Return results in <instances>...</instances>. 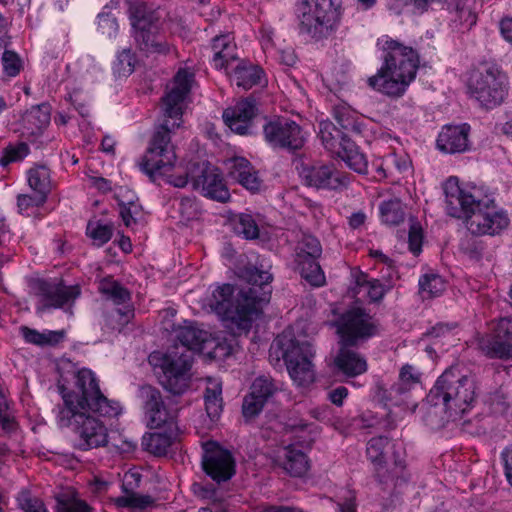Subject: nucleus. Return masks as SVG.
<instances>
[{
    "label": "nucleus",
    "instance_id": "obj_52",
    "mask_svg": "<svg viewBox=\"0 0 512 512\" xmlns=\"http://www.w3.org/2000/svg\"><path fill=\"white\" fill-rule=\"evenodd\" d=\"M47 201V198L35 193V195L19 194L17 196V207L21 214H29V210L35 207H41Z\"/></svg>",
    "mask_w": 512,
    "mask_h": 512
},
{
    "label": "nucleus",
    "instance_id": "obj_32",
    "mask_svg": "<svg viewBox=\"0 0 512 512\" xmlns=\"http://www.w3.org/2000/svg\"><path fill=\"white\" fill-rule=\"evenodd\" d=\"M319 137L327 150L336 153L339 150V142H344L343 138H348L347 134L338 130L330 121H322L319 124Z\"/></svg>",
    "mask_w": 512,
    "mask_h": 512
},
{
    "label": "nucleus",
    "instance_id": "obj_17",
    "mask_svg": "<svg viewBox=\"0 0 512 512\" xmlns=\"http://www.w3.org/2000/svg\"><path fill=\"white\" fill-rule=\"evenodd\" d=\"M389 444L387 437L378 436L369 440L366 448L368 459L373 463L376 476L380 482H386L390 477L400 475L405 468V461L400 455L394 454V468L390 472L386 468L384 449Z\"/></svg>",
    "mask_w": 512,
    "mask_h": 512
},
{
    "label": "nucleus",
    "instance_id": "obj_27",
    "mask_svg": "<svg viewBox=\"0 0 512 512\" xmlns=\"http://www.w3.org/2000/svg\"><path fill=\"white\" fill-rule=\"evenodd\" d=\"M264 71L256 65L240 62L233 71L232 81L244 90L261 84Z\"/></svg>",
    "mask_w": 512,
    "mask_h": 512
},
{
    "label": "nucleus",
    "instance_id": "obj_11",
    "mask_svg": "<svg viewBox=\"0 0 512 512\" xmlns=\"http://www.w3.org/2000/svg\"><path fill=\"white\" fill-rule=\"evenodd\" d=\"M271 350L285 361L291 378L298 385L313 381L314 372L311 359L314 357L313 346L307 342H298L289 335L283 334L274 341Z\"/></svg>",
    "mask_w": 512,
    "mask_h": 512
},
{
    "label": "nucleus",
    "instance_id": "obj_19",
    "mask_svg": "<svg viewBox=\"0 0 512 512\" xmlns=\"http://www.w3.org/2000/svg\"><path fill=\"white\" fill-rule=\"evenodd\" d=\"M257 107L255 99L247 97L239 101L234 107L224 110L223 120L235 133L246 135L250 132L252 119L256 116Z\"/></svg>",
    "mask_w": 512,
    "mask_h": 512
},
{
    "label": "nucleus",
    "instance_id": "obj_60",
    "mask_svg": "<svg viewBox=\"0 0 512 512\" xmlns=\"http://www.w3.org/2000/svg\"><path fill=\"white\" fill-rule=\"evenodd\" d=\"M371 302H379L386 293L385 285L378 279H372L365 289Z\"/></svg>",
    "mask_w": 512,
    "mask_h": 512
},
{
    "label": "nucleus",
    "instance_id": "obj_45",
    "mask_svg": "<svg viewBox=\"0 0 512 512\" xmlns=\"http://www.w3.org/2000/svg\"><path fill=\"white\" fill-rule=\"evenodd\" d=\"M459 249L469 259L479 261L484 255L485 246L482 241L466 236L461 239Z\"/></svg>",
    "mask_w": 512,
    "mask_h": 512
},
{
    "label": "nucleus",
    "instance_id": "obj_20",
    "mask_svg": "<svg viewBox=\"0 0 512 512\" xmlns=\"http://www.w3.org/2000/svg\"><path fill=\"white\" fill-rule=\"evenodd\" d=\"M483 352L489 358H512V318H502L494 339L482 345Z\"/></svg>",
    "mask_w": 512,
    "mask_h": 512
},
{
    "label": "nucleus",
    "instance_id": "obj_21",
    "mask_svg": "<svg viewBox=\"0 0 512 512\" xmlns=\"http://www.w3.org/2000/svg\"><path fill=\"white\" fill-rule=\"evenodd\" d=\"M468 124L446 125L442 128L437 138V147L446 153H462L469 148Z\"/></svg>",
    "mask_w": 512,
    "mask_h": 512
},
{
    "label": "nucleus",
    "instance_id": "obj_7",
    "mask_svg": "<svg viewBox=\"0 0 512 512\" xmlns=\"http://www.w3.org/2000/svg\"><path fill=\"white\" fill-rule=\"evenodd\" d=\"M138 396L142 400L147 426L151 429H157L169 425L170 428L169 433L145 434L142 439V446L146 451L156 456L165 455L176 439V433L171 430V426L177 418V409L166 406L161 392L151 385L141 386Z\"/></svg>",
    "mask_w": 512,
    "mask_h": 512
},
{
    "label": "nucleus",
    "instance_id": "obj_50",
    "mask_svg": "<svg viewBox=\"0 0 512 512\" xmlns=\"http://www.w3.org/2000/svg\"><path fill=\"white\" fill-rule=\"evenodd\" d=\"M153 503V499L148 495L131 494L117 498L116 504L119 507H130L143 510Z\"/></svg>",
    "mask_w": 512,
    "mask_h": 512
},
{
    "label": "nucleus",
    "instance_id": "obj_16",
    "mask_svg": "<svg viewBox=\"0 0 512 512\" xmlns=\"http://www.w3.org/2000/svg\"><path fill=\"white\" fill-rule=\"evenodd\" d=\"M301 177L307 186L329 190H343L351 181L348 173L337 170L333 164L322 163L304 166Z\"/></svg>",
    "mask_w": 512,
    "mask_h": 512
},
{
    "label": "nucleus",
    "instance_id": "obj_26",
    "mask_svg": "<svg viewBox=\"0 0 512 512\" xmlns=\"http://www.w3.org/2000/svg\"><path fill=\"white\" fill-rule=\"evenodd\" d=\"M344 142H339L337 154L347 164V166L359 174H368V162L363 153L349 138H343Z\"/></svg>",
    "mask_w": 512,
    "mask_h": 512
},
{
    "label": "nucleus",
    "instance_id": "obj_55",
    "mask_svg": "<svg viewBox=\"0 0 512 512\" xmlns=\"http://www.w3.org/2000/svg\"><path fill=\"white\" fill-rule=\"evenodd\" d=\"M399 377L401 383L394 384L391 387V391L397 394L404 393L407 390L404 385L418 382V377L413 373V367L410 365L402 367Z\"/></svg>",
    "mask_w": 512,
    "mask_h": 512
},
{
    "label": "nucleus",
    "instance_id": "obj_10",
    "mask_svg": "<svg viewBox=\"0 0 512 512\" xmlns=\"http://www.w3.org/2000/svg\"><path fill=\"white\" fill-rule=\"evenodd\" d=\"M341 0H303L299 29L320 40L336 29L341 16Z\"/></svg>",
    "mask_w": 512,
    "mask_h": 512
},
{
    "label": "nucleus",
    "instance_id": "obj_48",
    "mask_svg": "<svg viewBox=\"0 0 512 512\" xmlns=\"http://www.w3.org/2000/svg\"><path fill=\"white\" fill-rule=\"evenodd\" d=\"M295 252H309L310 256L312 257H321L322 246L320 241L315 236L310 234H303L301 239L297 242Z\"/></svg>",
    "mask_w": 512,
    "mask_h": 512
},
{
    "label": "nucleus",
    "instance_id": "obj_24",
    "mask_svg": "<svg viewBox=\"0 0 512 512\" xmlns=\"http://www.w3.org/2000/svg\"><path fill=\"white\" fill-rule=\"evenodd\" d=\"M276 461L293 477H301L305 475L309 469V462L306 454L294 445L281 448L277 452Z\"/></svg>",
    "mask_w": 512,
    "mask_h": 512
},
{
    "label": "nucleus",
    "instance_id": "obj_56",
    "mask_svg": "<svg viewBox=\"0 0 512 512\" xmlns=\"http://www.w3.org/2000/svg\"><path fill=\"white\" fill-rule=\"evenodd\" d=\"M456 324L449 323H437L430 330L426 332V336L438 340V339H448L454 335V330L456 329Z\"/></svg>",
    "mask_w": 512,
    "mask_h": 512
},
{
    "label": "nucleus",
    "instance_id": "obj_6",
    "mask_svg": "<svg viewBox=\"0 0 512 512\" xmlns=\"http://www.w3.org/2000/svg\"><path fill=\"white\" fill-rule=\"evenodd\" d=\"M383 50V65L368 78V85L389 97H401L416 77L419 56L413 48L393 39L385 40Z\"/></svg>",
    "mask_w": 512,
    "mask_h": 512
},
{
    "label": "nucleus",
    "instance_id": "obj_13",
    "mask_svg": "<svg viewBox=\"0 0 512 512\" xmlns=\"http://www.w3.org/2000/svg\"><path fill=\"white\" fill-rule=\"evenodd\" d=\"M31 288L39 298L37 312L43 313L51 309L71 308L80 296L78 285L67 286L62 279H37L32 282Z\"/></svg>",
    "mask_w": 512,
    "mask_h": 512
},
{
    "label": "nucleus",
    "instance_id": "obj_42",
    "mask_svg": "<svg viewBox=\"0 0 512 512\" xmlns=\"http://www.w3.org/2000/svg\"><path fill=\"white\" fill-rule=\"evenodd\" d=\"M235 231L245 239H256L259 237V227L250 214L242 213L235 222Z\"/></svg>",
    "mask_w": 512,
    "mask_h": 512
},
{
    "label": "nucleus",
    "instance_id": "obj_28",
    "mask_svg": "<svg viewBox=\"0 0 512 512\" xmlns=\"http://www.w3.org/2000/svg\"><path fill=\"white\" fill-rule=\"evenodd\" d=\"M29 187L37 194L48 198L53 183L51 171L46 165L36 164L27 171Z\"/></svg>",
    "mask_w": 512,
    "mask_h": 512
},
{
    "label": "nucleus",
    "instance_id": "obj_49",
    "mask_svg": "<svg viewBox=\"0 0 512 512\" xmlns=\"http://www.w3.org/2000/svg\"><path fill=\"white\" fill-rule=\"evenodd\" d=\"M233 352V345L226 339L218 341L213 338V343L203 352L209 358L215 360H224L229 357Z\"/></svg>",
    "mask_w": 512,
    "mask_h": 512
},
{
    "label": "nucleus",
    "instance_id": "obj_14",
    "mask_svg": "<svg viewBox=\"0 0 512 512\" xmlns=\"http://www.w3.org/2000/svg\"><path fill=\"white\" fill-rule=\"evenodd\" d=\"M341 338V344L357 345L378 333V327L371 315L360 307H353L342 313L334 322Z\"/></svg>",
    "mask_w": 512,
    "mask_h": 512
},
{
    "label": "nucleus",
    "instance_id": "obj_4",
    "mask_svg": "<svg viewBox=\"0 0 512 512\" xmlns=\"http://www.w3.org/2000/svg\"><path fill=\"white\" fill-rule=\"evenodd\" d=\"M444 189L447 214L464 219L472 235L494 236L507 228L509 218L498 208L492 194L485 193L477 186L461 188L452 179L448 180Z\"/></svg>",
    "mask_w": 512,
    "mask_h": 512
},
{
    "label": "nucleus",
    "instance_id": "obj_53",
    "mask_svg": "<svg viewBox=\"0 0 512 512\" xmlns=\"http://www.w3.org/2000/svg\"><path fill=\"white\" fill-rule=\"evenodd\" d=\"M389 164L388 155L385 157H378L372 161L371 171H369V173L372 174L373 179L376 181H383L390 178L392 177V172L390 171Z\"/></svg>",
    "mask_w": 512,
    "mask_h": 512
},
{
    "label": "nucleus",
    "instance_id": "obj_5",
    "mask_svg": "<svg viewBox=\"0 0 512 512\" xmlns=\"http://www.w3.org/2000/svg\"><path fill=\"white\" fill-rule=\"evenodd\" d=\"M175 344L166 353H152L149 362L157 369L160 385L174 395L183 394L191 381L193 351L203 353L213 343L211 334L192 324L176 330Z\"/></svg>",
    "mask_w": 512,
    "mask_h": 512
},
{
    "label": "nucleus",
    "instance_id": "obj_8",
    "mask_svg": "<svg viewBox=\"0 0 512 512\" xmlns=\"http://www.w3.org/2000/svg\"><path fill=\"white\" fill-rule=\"evenodd\" d=\"M427 399L435 406L442 404L450 417L462 415L476 399L475 378L450 366L438 377Z\"/></svg>",
    "mask_w": 512,
    "mask_h": 512
},
{
    "label": "nucleus",
    "instance_id": "obj_57",
    "mask_svg": "<svg viewBox=\"0 0 512 512\" xmlns=\"http://www.w3.org/2000/svg\"><path fill=\"white\" fill-rule=\"evenodd\" d=\"M19 505L25 512H47L43 502L36 497H31L28 493H23L20 496Z\"/></svg>",
    "mask_w": 512,
    "mask_h": 512
},
{
    "label": "nucleus",
    "instance_id": "obj_1",
    "mask_svg": "<svg viewBox=\"0 0 512 512\" xmlns=\"http://www.w3.org/2000/svg\"><path fill=\"white\" fill-rule=\"evenodd\" d=\"M192 80L193 74L186 69H180L175 75L173 88L162 97L163 120L155 126L138 167L153 182L166 178L177 188L191 183L193 189L200 190L205 197L224 203L230 198L229 190L219 169L210 163L190 162L183 172L170 173L177 162L171 137L183 123V102L191 90Z\"/></svg>",
    "mask_w": 512,
    "mask_h": 512
},
{
    "label": "nucleus",
    "instance_id": "obj_36",
    "mask_svg": "<svg viewBox=\"0 0 512 512\" xmlns=\"http://www.w3.org/2000/svg\"><path fill=\"white\" fill-rule=\"evenodd\" d=\"M134 317V309L114 308L104 314L105 326L112 331L120 332Z\"/></svg>",
    "mask_w": 512,
    "mask_h": 512
},
{
    "label": "nucleus",
    "instance_id": "obj_58",
    "mask_svg": "<svg viewBox=\"0 0 512 512\" xmlns=\"http://www.w3.org/2000/svg\"><path fill=\"white\" fill-rule=\"evenodd\" d=\"M423 234L422 229L418 224H412L409 229L408 244L409 250L418 255L422 248Z\"/></svg>",
    "mask_w": 512,
    "mask_h": 512
},
{
    "label": "nucleus",
    "instance_id": "obj_61",
    "mask_svg": "<svg viewBox=\"0 0 512 512\" xmlns=\"http://www.w3.org/2000/svg\"><path fill=\"white\" fill-rule=\"evenodd\" d=\"M504 463V473L508 483L512 486V444L507 446L501 453Z\"/></svg>",
    "mask_w": 512,
    "mask_h": 512
},
{
    "label": "nucleus",
    "instance_id": "obj_39",
    "mask_svg": "<svg viewBox=\"0 0 512 512\" xmlns=\"http://www.w3.org/2000/svg\"><path fill=\"white\" fill-rule=\"evenodd\" d=\"M277 390L278 387L274 380L268 376L257 377L250 387V393H252L254 397L263 400L265 403L273 397Z\"/></svg>",
    "mask_w": 512,
    "mask_h": 512
},
{
    "label": "nucleus",
    "instance_id": "obj_34",
    "mask_svg": "<svg viewBox=\"0 0 512 512\" xmlns=\"http://www.w3.org/2000/svg\"><path fill=\"white\" fill-rule=\"evenodd\" d=\"M446 288L444 279L434 273L425 274L419 279V289L423 298L440 295Z\"/></svg>",
    "mask_w": 512,
    "mask_h": 512
},
{
    "label": "nucleus",
    "instance_id": "obj_62",
    "mask_svg": "<svg viewBox=\"0 0 512 512\" xmlns=\"http://www.w3.org/2000/svg\"><path fill=\"white\" fill-rule=\"evenodd\" d=\"M348 389L344 386H338L328 393V399L334 405L341 407L344 399L348 396Z\"/></svg>",
    "mask_w": 512,
    "mask_h": 512
},
{
    "label": "nucleus",
    "instance_id": "obj_41",
    "mask_svg": "<svg viewBox=\"0 0 512 512\" xmlns=\"http://www.w3.org/2000/svg\"><path fill=\"white\" fill-rule=\"evenodd\" d=\"M121 197H123L122 189H120V192L117 194V199L120 206L119 213L125 226L129 227L136 222L135 217L140 214V206L135 203V195L133 193H131V195L128 196L126 200L122 199Z\"/></svg>",
    "mask_w": 512,
    "mask_h": 512
},
{
    "label": "nucleus",
    "instance_id": "obj_63",
    "mask_svg": "<svg viewBox=\"0 0 512 512\" xmlns=\"http://www.w3.org/2000/svg\"><path fill=\"white\" fill-rule=\"evenodd\" d=\"M502 37L512 45V17H505L500 21Z\"/></svg>",
    "mask_w": 512,
    "mask_h": 512
},
{
    "label": "nucleus",
    "instance_id": "obj_2",
    "mask_svg": "<svg viewBox=\"0 0 512 512\" xmlns=\"http://www.w3.org/2000/svg\"><path fill=\"white\" fill-rule=\"evenodd\" d=\"M72 389L65 386V378L58 381L63 404L56 408L59 427L74 433V447L88 451L108 444V429L98 417L112 418L121 412L118 402L109 400L100 390L94 373L89 369L73 372Z\"/></svg>",
    "mask_w": 512,
    "mask_h": 512
},
{
    "label": "nucleus",
    "instance_id": "obj_15",
    "mask_svg": "<svg viewBox=\"0 0 512 512\" xmlns=\"http://www.w3.org/2000/svg\"><path fill=\"white\" fill-rule=\"evenodd\" d=\"M265 140L274 148L290 152L300 150L306 137L299 124L287 118H278L263 126Z\"/></svg>",
    "mask_w": 512,
    "mask_h": 512
},
{
    "label": "nucleus",
    "instance_id": "obj_46",
    "mask_svg": "<svg viewBox=\"0 0 512 512\" xmlns=\"http://www.w3.org/2000/svg\"><path fill=\"white\" fill-rule=\"evenodd\" d=\"M135 66V55L131 49H124L117 56V60L114 63V72L118 76H129L134 71Z\"/></svg>",
    "mask_w": 512,
    "mask_h": 512
},
{
    "label": "nucleus",
    "instance_id": "obj_43",
    "mask_svg": "<svg viewBox=\"0 0 512 512\" xmlns=\"http://www.w3.org/2000/svg\"><path fill=\"white\" fill-rule=\"evenodd\" d=\"M56 512H89V507L71 494H61L56 497Z\"/></svg>",
    "mask_w": 512,
    "mask_h": 512
},
{
    "label": "nucleus",
    "instance_id": "obj_29",
    "mask_svg": "<svg viewBox=\"0 0 512 512\" xmlns=\"http://www.w3.org/2000/svg\"><path fill=\"white\" fill-rule=\"evenodd\" d=\"M50 119V107L46 104L31 107L23 117L25 127L34 135L41 133L49 125Z\"/></svg>",
    "mask_w": 512,
    "mask_h": 512
},
{
    "label": "nucleus",
    "instance_id": "obj_51",
    "mask_svg": "<svg viewBox=\"0 0 512 512\" xmlns=\"http://www.w3.org/2000/svg\"><path fill=\"white\" fill-rule=\"evenodd\" d=\"M236 45L232 42V38L226 46L219 50L218 53L213 54V64L217 69L226 68L231 61L236 59Z\"/></svg>",
    "mask_w": 512,
    "mask_h": 512
},
{
    "label": "nucleus",
    "instance_id": "obj_59",
    "mask_svg": "<svg viewBox=\"0 0 512 512\" xmlns=\"http://www.w3.org/2000/svg\"><path fill=\"white\" fill-rule=\"evenodd\" d=\"M388 157L389 163H392L394 165L395 172L396 174H399V177L409 172V170L411 169V160L407 155H397L395 153H392L389 154Z\"/></svg>",
    "mask_w": 512,
    "mask_h": 512
},
{
    "label": "nucleus",
    "instance_id": "obj_54",
    "mask_svg": "<svg viewBox=\"0 0 512 512\" xmlns=\"http://www.w3.org/2000/svg\"><path fill=\"white\" fill-rule=\"evenodd\" d=\"M265 404L266 403L263 402V400H260L256 397H254V395L249 392V394L246 395L243 399V404H242L243 416L246 419L254 418L263 410Z\"/></svg>",
    "mask_w": 512,
    "mask_h": 512
},
{
    "label": "nucleus",
    "instance_id": "obj_64",
    "mask_svg": "<svg viewBox=\"0 0 512 512\" xmlns=\"http://www.w3.org/2000/svg\"><path fill=\"white\" fill-rule=\"evenodd\" d=\"M91 185L102 193H107L112 190L111 181L103 177H92Z\"/></svg>",
    "mask_w": 512,
    "mask_h": 512
},
{
    "label": "nucleus",
    "instance_id": "obj_3",
    "mask_svg": "<svg viewBox=\"0 0 512 512\" xmlns=\"http://www.w3.org/2000/svg\"><path fill=\"white\" fill-rule=\"evenodd\" d=\"M240 277L247 282L248 287L242 288L236 299H233L234 286L223 284L213 291L209 300L212 310L234 333L250 330L263 305L270 301L272 293L273 276L263 265L245 266L240 270Z\"/></svg>",
    "mask_w": 512,
    "mask_h": 512
},
{
    "label": "nucleus",
    "instance_id": "obj_22",
    "mask_svg": "<svg viewBox=\"0 0 512 512\" xmlns=\"http://www.w3.org/2000/svg\"><path fill=\"white\" fill-rule=\"evenodd\" d=\"M228 177L250 191L260 188L261 180L252 164L243 157H234L225 163Z\"/></svg>",
    "mask_w": 512,
    "mask_h": 512
},
{
    "label": "nucleus",
    "instance_id": "obj_40",
    "mask_svg": "<svg viewBox=\"0 0 512 512\" xmlns=\"http://www.w3.org/2000/svg\"><path fill=\"white\" fill-rule=\"evenodd\" d=\"M30 153V147L25 142L7 145L0 157V166L7 167L11 163L20 162Z\"/></svg>",
    "mask_w": 512,
    "mask_h": 512
},
{
    "label": "nucleus",
    "instance_id": "obj_31",
    "mask_svg": "<svg viewBox=\"0 0 512 512\" xmlns=\"http://www.w3.org/2000/svg\"><path fill=\"white\" fill-rule=\"evenodd\" d=\"M210 384L211 386H208L205 390V409L211 421H215L222 412V387L221 384L216 381L210 382Z\"/></svg>",
    "mask_w": 512,
    "mask_h": 512
},
{
    "label": "nucleus",
    "instance_id": "obj_9",
    "mask_svg": "<svg viewBox=\"0 0 512 512\" xmlns=\"http://www.w3.org/2000/svg\"><path fill=\"white\" fill-rule=\"evenodd\" d=\"M133 37L137 47L146 54H168L171 45L161 33V17L144 0H127Z\"/></svg>",
    "mask_w": 512,
    "mask_h": 512
},
{
    "label": "nucleus",
    "instance_id": "obj_30",
    "mask_svg": "<svg viewBox=\"0 0 512 512\" xmlns=\"http://www.w3.org/2000/svg\"><path fill=\"white\" fill-rule=\"evenodd\" d=\"M21 335L27 343L34 345H55L64 338V331L39 332L26 326L20 327Z\"/></svg>",
    "mask_w": 512,
    "mask_h": 512
},
{
    "label": "nucleus",
    "instance_id": "obj_38",
    "mask_svg": "<svg viewBox=\"0 0 512 512\" xmlns=\"http://www.w3.org/2000/svg\"><path fill=\"white\" fill-rule=\"evenodd\" d=\"M436 0H389L388 9L395 15H400L405 8H411L414 14H423Z\"/></svg>",
    "mask_w": 512,
    "mask_h": 512
},
{
    "label": "nucleus",
    "instance_id": "obj_25",
    "mask_svg": "<svg viewBox=\"0 0 512 512\" xmlns=\"http://www.w3.org/2000/svg\"><path fill=\"white\" fill-rule=\"evenodd\" d=\"M353 345L341 344L339 352L334 359L338 370L347 377H356L367 370V362L358 352L351 350Z\"/></svg>",
    "mask_w": 512,
    "mask_h": 512
},
{
    "label": "nucleus",
    "instance_id": "obj_47",
    "mask_svg": "<svg viewBox=\"0 0 512 512\" xmlns=\"http://www.w3.org/2000/svg\"><path fill=\"white\" fill-rule=\"evenodd\" d=\"M3 71L8 77L17 76L23 68V63L18 54L11 50H5L2 54Z\"/></svg>",
    "mask_w": 512,
    "mask_h": 512
},
{
    "label": "nucleus",
    "instance_id": "obj_44",
    "mask_svg": "<svg viewBox=\"0 0 512 512\" xmlns=\"http://www.w3.org/2000/svg\"><path fill=\"white\" fill-rule=\"evenodd\" d=\"M86 233L95 244L102 246L111 239L113 228L109 224H102L99 221H90L87 225Z\"/></svg>",
    "mask_w": 512,
    "mask_h": 512
},
{
    "label": "nucleus",
    "instance_id": "obj_33",
    "mask_svg": "<svg viewBox=\"0 0 512 512\" xmlns=\"http://www.w3.org/2000/svg\"><path fill=\"white\" fill-rule=\"evenodd\" d=\"M99 291L117 305L124 304L131 300L130 291L110 277L101 280Z\"/></svg>",
    "mask_w": 512,
    "mask_h": 512
},
{
    "label": "nucleus",
    "instance_id": "obj_12",
    "mask_svg": "<svg viewBox=\"0 0 512 512\" xmlns=\"http://www.w3.org/2000/svg\"><path fill=\"white\" fill-rule=\"evenodd\" d=\"M469 91L482 107L493 109L501 105L508 95L507 76L496 67H488L472 75Z\"/></svg>",
    "mask_w": 512,
    "mask_h": 512
},
{
    "label": "nucleus",
    "instance_id": "obj_23",
    "mask_svg": "<svg viewBox=\"0 0 512 512\" xmlns=\"http://www.w3.org/2000/svg\"><path fill=\"white\" fill-rule=\"evenodd\" d=\"M312 257L309 252H295L294 263L295 270L312 287H322L326 284V277L318 259Z\"/></svg>",
    "mask_w": 512,
    "mask_h": 512
},
{
    "label": "nucleus",
    "instance_id": "obj_37",
    "mask_svg": "<svg viewBox=\"0 0 512 512\" xmlns=\"http://www.w3.org/2000/svg\"><path fill=\"white\" fill-rule=\"evenodd\" d=\"M334 118L345 134L353 132L360 134L362 132L361 124L354 113L345 106H339L334 109Z\"/></svg>",
    "mask_w": 512,
    "mask_h": 512
},
{
    "label": "nucleus",
    "instance_id": "obj_18",
    "mask_svg": "<svg viewBox=\"0 0 512 512\" xmlns=\"http://www.w3.org/2000/svg\"><path fill=\"white\" fill-rule=\"evenodd\" d=\"M205 473L217 483L228 481L235 474V461L228 450L207 451L202 459Z\"/></svg>",
    "mask_w": 512,
    "mask_h": 512
},
{
    "label": "nucleus",
    "instance_id": "obj_35",
    "mask_svg": "<svg viewBox=\"0 0 512 512\" xmlns=\"http://www.w3.org/2000/svg\"><path fill=\"white\" fill-rule=\"evenodd\" d=\"M381 219L385 224L398 225L404 220V209L398 199L384 201L380 205Z\"/></svg>",
    "mask_w": 512,
    "mask_h": 512
}]
</instances>
